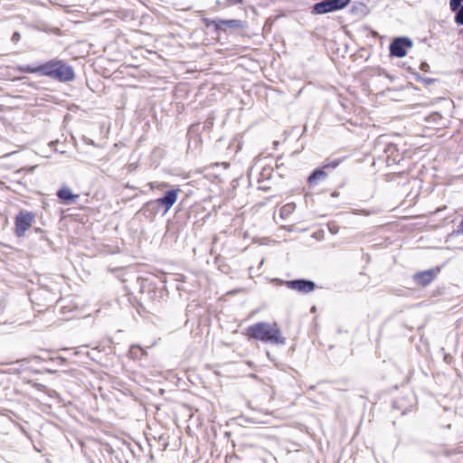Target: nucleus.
<instances>
[{"instance_id":"f257e3e1","label":"nucleus","mask_w":463,"mask_h":463,"mask_svg":"<svg viewBox=\"0 0 463 463\" xmlns=\"http://www.w3.org/2000/svg\"><path fill=\"white\" fill-rule=\"evenodd\" d=\"M247 335L253 339L276 345H284L286 338L276 323L259 322L247 328Z\"/></svg>"},{"instance_id":"f03ea898","label":"nucleus","mask_w":463,"mask_h":463,"mask_svg":"<svg viewBox=\"0 0 463 463\" xmlns=\"http://www.w3.org/2000/svg\"><path fill=\"white\" fill-rule=\"evenodd\" d=\"M41 75L60 82H68L75 79L73 68L59 59H52L40 65Z\"/></svg>"},{"instance_id":"7ed1b4c3","label":"nucleus","mask_w":463,"mask_h":463,"mask_svg":"<svg viewBox=\"0 0 463 463\" xmlns=\"http://www.w3.org/2000/svg\"><path fill=\"white\" fill-rule=\"evenodd\" d=\"M35 215L28 211H20L14 220V232L17 237H24L34 222Z\"/></svg>"},{"instance_id":"20e7f679","label":"nucleus","mask_w":463,"mask_h":463,"mask_svg":"<svg viewBox=\"0 0 463 463\" xmlns=\"http://www.w3.org/2000/svg\"><path fill=\"white\" fill-rule=\"evenodd\" d=\"M350 0H325L317 3L313 6L312 13L316 14H324L345 8Z\"/></svg>"},{"instance_id":"39448f33","label":"nucleus","mask_w":463,"mask_h":463,"mask_svg":"<svg viewBox=\"0 0 463 463\" xmlns=\"http://www.w3.org/2000/svg\"><path fill=\"white\" fill-rule=\"evenodd\" d=\"M178 193L179 189L168 190L163 197H160L156 201L148 202L146 203V207L156 208L157 205H162L165 208V213H167L175 203Z\"/></svg>"},{"instance_id":"423d86ee","label":"nucleus","mask_w":463,"mask_h":463,"mask_svg":"<svg viewBox=\"0 0 463 463\" xmlns=\"http://www.w3.org/2000/svg\"><path fill=\"white\" fill-rule=\"evenodd\" d=\"M412 46V42L408 37H398L390 44L391 55L402 58L407 54V49Z\"/></svg>"},{"instance_id":"0eeeda50","label":"nucleus","mask_w":463,"mask_h":463,"mask_svg":"<svg viewBox=\"0 0 463 463\" xmlns=\"http://www.w3.org/2000/svg\"><path fill=\"white\" fill-rule=\"evenodd\" d=\"M286 285L289 289L296 290L304 294H307L313 291L316 288L315 283L307 279L288 280L286 281Z\"/></svg>"},{"instance_id":"6e6552de","label":"nucleus","mask_w":463,"mask_h":463,"mask_svg":"<svg viewBox=\"0 0 463 463\" xmlns=\"http://www.w3.org/2000/svg\"><path fill=\"white\" fill-rule=\"evenodd\" d=\"M439 272V269H430L417 272L413 275V280L416 284L425 287L434 280Z\"/></svg>"},{"instance_id":"1a4fd4ad","label":"nucleus","mask_w":463,"mask_h":463,"mask_svg":"<svg viewBox=\"0 0 463 463\" xmlns=\"http://www.w3.org/2000/svg\"><path fill=\"white\" fill-rule=\"evenodd\" d=\"M57 196L59 199L68 203V202H72V201H75L76 199L79 198V195L78 194H72L71 188L69 187H62L61 188L58 192H57Z\"/></svg>"},{"instance_id":"9d476101","label":"nucleus","mask_w":463,"mask_h":463,"mask_svg":"<svg viewBox=\"0 0 463 463\" xmlns=\"http://www.w3.org/2000/svg\"><path fill=\"white\" fill-rule=\"evenodd\" d=\"M327 176L325 169H316L308 177L307 182L309 185L313 186L317 184L318 181L326 179Z\"/></svg>"},{"instance_id":"9b49d317","label":"nucleus","mask_w":463,"mask_h":463,"mask_svg":"<svg viewBox=\"0 0 463 463\" xmlns=\"http://www.w3.org/2000/svg\"><path fill=\"white\" fill-rule=\"evenodd\" d=\"M295 209H296V204L294 203H289L283 205L280 208V213H279L281 219H283V220L288 219L289 217V215H291L293 213Z\"/></svg>"},{"instance_id":"f8f14e48","label":"nucleus","mask_w":463,"mask_h":463,"mask_svg":"<svg viewBox=\"0 0 463 463\" xmlns=\"http://www.w3.org/2000/svg\"><path fill=\"white\" fill-rule=\"evenodd\" d=\"M216 25H226L229 28H241L242 27V22L237 19L218 20Z\"/></svg>"},{"instance_id":"ddd939ff","label":"nucleus","mask_w":463,"mask_h":463,"mask_svg":"<svg viewBox=\"0 0 463 463\" xmlns=\"http://www.w3.org/2000/svg\"><path fill=\"white\" fill-rule=\"evenodd\" d=\"M16 70L21 71V72L40 73L41 74L40 65L37 66V67H33V66H31V65H18L16 67Z\"/></svg>"},{"instance_id":"4468645a","label":"nucleus","mask_w":463,"mask_h":463,"mask_svg":"<svg viewBox=\"0 0 463 463\" xmlns=\"http://www.w3.org/2000/svg\"><path fill=\"white\" fill-rule=\"evenodd\" d=\"M145 354V351L139 345H132L129 350V354L132 358H138Z\"/></svg>"},{"instance_id":"2eb2a0df","label":"nucleus","mask_w":463,"mask_h":463,"mask_svg":"<svg viewBox=\"0 0 463 463\" xmlns=\"http://www.w3.org/2000/svg\"><path fill=\"white\" fill-rule=\"evenodd\" d=\"M455 23L463 25V5L456 11Z\"/></svg>"},{"instance_id":"dca6fc26","label":"nucleus","mask_w":463,"mask_h":463,"mask_svg":"<svg viewBox=\"0 0 463 463\" xmlns=\"http://www.w3.org/2000/svg\"><path fill=\"white\" fill-rule=\"evenodd\" d=\"M463 0H449V8L452 12H456L462 5Z\"/></svg>"},{"instance_id":"f3484780","label":"nucleus","mask_w":463,"mask_h":463,"mask_svg":"<svg viewBox=\"0 0 463 463\" xmlns=\"http://www.w3.org/2000/svg\"><path fill=\"white\" fill-rule=\"evenodd\" d=\"M340 163H341V160H340V159H335V160H333V161H331V162H329V163H327V164H325V165H323V168H324V169H327V168H332V169H334V168H335V167H336Z\"/></svg>"},{"instance_id":"a211bd4d","label":"nucleus","mask_w":463,"mask_h":463,"mask_svg":"<svg viewBox=\"0 0 463 463\" xmlns=\"http://www.w3.org/2000/svg\"><path fill=\"white\" fill-rule=\"evenodd\" d=\"M244 0H226L225 5L231 6L238 4H241Z\"/></svg>"},{"instance_id":"6ab92c4d","label":"nucleus","mask_w":463,"mask_h":463,"mask_svg":"<svg viewBox=\"0 0 463 463\" xmlns=\"http://www.w3.org/2000/svg\"><path fill=\"white\" fill-rule=\"evenodd\" d=\"M329 231L332 234H336L338 232V227L335 224H330Z\"/></svg>"},{"instance_id":"aec40b11","label":"nucleus","mask_w":463,"mask_h":463,"mask_svg":"<svg viewBox=\"0 0 463 463\" xmlns=\"http://www.w3.org/2000/svg\"><path fill=\"white\" fill-rule=\"evenodd\" d=\"M20 38H21L20 33H17V32H15V33L13 34V36H12V41H13V42H14V43H16V42H18V41L20 40Z\"/></svg>"},{"instance_id":"412c9836","label":"nucleus","mask_w":463,"mask_h":463,"mask_svg":"<svg viewBox=\"0 0 463 463\" xmlns=\"http://www.w3.org/2000/svg\"><path fill=\"white\" fill-rule=\"evenodd\" d=\"M429 68H430V66H429V64H428V63H426V62H422V63L420 64V70H421V71H427L429 70Z\"/></svg>"},{"instance_id":"4be33fe9","label":"nucleus","mask_w":463,"mask_h":463,"mask_svg":"<svg viewBox=\"0 0 463 463\" xmlns=\"http://www.w3.org/2000/svg\"><path fill=\"white\" fill-rule=\"evenodd\" d=\"M163 186H167L168 184L166 183L162 184Z\"/></svg>"}]
</instances>
